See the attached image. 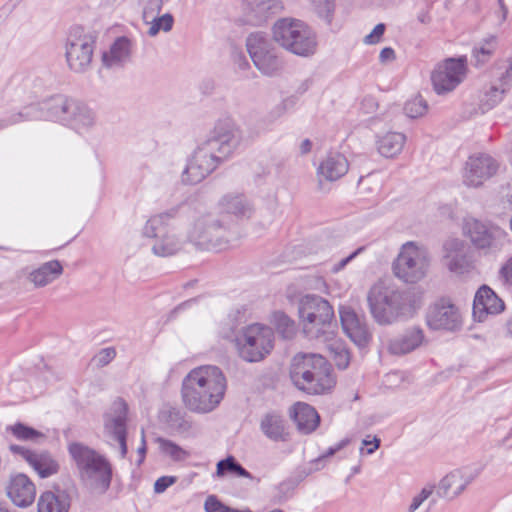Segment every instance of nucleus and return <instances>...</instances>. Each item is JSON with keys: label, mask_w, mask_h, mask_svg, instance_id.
Wrapping results in <instances>:
<instances>
[{"label": "nucleus", "mask_w": 512, "mask_h": 512, "mask_svg": "<svg viewBox=\"0 0 512 512\" xmlns=\"http://www.w3.org/2000/svg\"><path fill=\"white\" fill-rule=\"evenodd\" d=\"M370 313L379 325H391L411 318L423 303V291L418 287L401 288L397 284L379 280L368 291Z\"/></svg>", "instance_id": "f257e3e1"}, {"label": "nucleus", "mask_w": 512, "mask_h": 512, "mask_svg": "<svg viewBox=\"0 0 512 512\" xmlns=\"http://www.w3.org/2000/svg\"><path fill=\"white\" fill-rule=\"evenodd\" d=\"M226 389L227 380L219 367L199 366L182 380V403L192 413L208 414L220 405Z\"/></svg>", "instance_id": "f03ea898"}, {"label": "nucleus", "mask_w": 512, "mask_h": 512, "mask_svg": "<svg viewBox=\"0 0 512 512\" xmlns=\"http://www.w3.org/2000/svg\"><path fill=\"white\" fill-rule=\"evenodd\" d=\"M289 375L296 388L311 395L327 393L336 384L331 365L316 353L296 354L291 360Z\"/></svg>", "instance_id": "7ed1b4c3"}, {"label": "nucleus", "mask_w": 512, "mask_h": 512, "mask_svg": "<svg viewBox=\"0 0 512 512\" xmlns=\"http://www.w3.org/2000/svg\"><path fill=\"white\" fill-rule=\"evenodd\" d=\"M178 209H170L151 216L142 228V236L151 240L152 253L159 257H168L181 251L187 239L183 224L173 222Z\"/></svg>", "instance_id": "20e7f679"}, {"label": "nucleus", "mask_w": 512, "mask_h": 512, "mask_svg": "<svg viewBox=\"0 0 512 512\" xmlns=\"http://www.w3.org/2000/svg\"><path fill=\"white\" fill-rule=\"evenodd\" d=\"M182 224L187 243L201 250H222L231 240L227 226L211 212L190 211Z\"/></svg>", "instance_id": "39448f33"}, {"label": "nucleus", "mask_w": 512, "mask_h": 512, "mask_svg": "<svg viewBox=\"0 0 512 512\" xmlns=\"http://www.w3.org/2000/svg\"><path fill=\"white\" fill-rule=\"evenodd\" d=\"M68 451L75 462L79 479L84 486L97 493H105L112 481V465L96 450L78 442L71 443Z\"/></svg>", "instance_id": "423d86ee"}, {"label": "nucleus", "mask_w": 512, "mask_h": 512, "mask_svg": "<svg viewBox=\"0 0 512 512\" xmlns=\"http://www.w3.org/2000/svg\"><path fill=\"white\" fill-rule=\"evenodd\" d=\"M298 317L305 337L311 341L329 338L334 331V310L330 303L315 294H306L298 300Z\"/></svg>", "instance_id": "0eeeda50"}, {"label": "nucleus", "mask_w": 512, "mask_h": 512, "mask_svg": "<svg viewBox=\"0 0 512 512\" xmlns=\"http://www.w3.org/2000/svg\"><path fill=\"white\" fill-rule=\"evenodd\" d=\"M273 40L286 51L301 57L316 52L317 40L313 30L295 18H281L272 28Z\"/></svg>", "instance_id": "6e6552de"}, {"label": "nucleus", "mask_w": 512, "mask_h": 512, "mask_svg": "<svg viewBox=\"0 0 512 512\" xmlns=\"http://www.w3.org/2000/svg\"><path fill=\"white\" fill-rule=\"evenodd\" d=\"M431 255L428 249L415 241H408L400 247L392 270L399 280L407 284L422 281L429 272Z\"/></svg>", "instance_id": "1a4fd4ad"}, {"label": "nucleus", "mask_w": 512, "mask_h": 512, "mask_svg": "<svg viewBox=\"0 0 512 512\" xmlns=\"http://www.w3.org/2000/svg\"><path fill=\"white\" fill-rule=\"evenodd\" d=\"M274 333L268 326L252 324L243 328L235 337L238 355L246 362H259L273 349Z\"/></svg>", "instance_id": "9d476101"}, {"label": "nucleus", "mask_w": 512, "mask_h": 512, "mask_svg": "<svg viewBox=\"0 0 512 512\" xmlns=\"http://www.w3.org/2000/svg\"><path fill=\"white\" fill-rule=\"evenodd\" d=\"M463 233L485 255L500 252L509 241L507 232L499 226L472 217L464 220Z\"/></svg>", "instance_id": "9b49d317"}, {"label": "nucleus", "mask_w": 512, "mask_h": 512, "mask_svg": "<svg viewBox=\"0 0 512 512\" xmlns=\"http://www.w3.org/2000/svg\"><path fill=\"white\" fill-rule=\"evenodd\" d=\"M96 36L84 32L81 28L73 29L66 42L65 57L69 69L75 73H85L92 64Z\"/></svg>", "instance_id": "f8f14e48"}, {"label": "nucleus", "mask_w": 512, "mask_h": 512, "mask_svg": "<svg viewBox=\"0 0 512 512\" xmlns=\"http://www.w3.org/2000/svg\"><path fill=\"white\" fill-rule=\"evenodd\" d=\"M246 46L254 65L261 73L274 76L282 70L283 61L267 36L259 32L250 34Z\"/></svg>", "instance_id": "ddd939ff"}, {"label": "nucleus", "mask_w": 512, "mask_h": 512, "mask_svg": "<svg viewBox=\"0 0 512 512\" xmlns=\"http://www.w3.org/2000/svg\"><path fill=\"white\" fill-rule=\"evenodd\" d=\"M466 74L467 60L465 57L448 58L433 70L431 75L433 88L439 95L449 93L463 82Z\"/></svg>", "instance_id": "4468645a"}, {"label": "nucleus", "mask_w": 512, "mask_h": 512, "mask_svg": "<svg viewBox=\"0 0 512 512\" xmlns=\"http://www.w3.org/2000/svg\"><path fill=\"white\" fill-rule=\"evenodd\" d=\"M242 132L231 118L217 121L205 142L224 160L230 157L240 145Z\"/></svg>", "instance_id": "2eb2a0df"}, {"label": "nucleus", "mask_w": 512, "mask_h": 512, "mask_svg": "<svg viewBox=\"0 0 512 512\" xmlns=\"http://www.w3.org/2000/svg\"><path fill=\"white\" fill-rule=\"evenodd\" d=\"M222 157L205 141L195 150L182 174V181L197 184L213 172L223 161Z\"/></svg>", "instance_id": "dca6fc26"}, {"label": "nucleus", "mask_w": 512, "mask_h": 512, "mask_svg": "<svg viewBox=\"0 0 512 512\" xmlns=\"http://www.w3.org/2000/svg\"><path fill=\"white\" fill-rule=\"evenodd\" d=\"M426 322L432 330L455 332L461 329L463 319L459 308L451 300L442 298L429 307Z\"/></svg>", "instance_id": "f3484780"}, {"label": "nucleus", "mask_w": 512, "mask_h": 512, "mask_svg": "<svg viewBox=\"0 0 512 512\" xmlns=\"http://www.w3.org/2000/svg\"><path fill=\"white\" fill-rule=\"evenodd\" d=\"M127 412L128 406L123 399H117L113 402L110 411L105 416L104 432L110 441H115L119 445L120 456L125 458L127 455Z\"/></svg>", "instance_id": "a211bd4d"}, {"label": "nucleus", "mask_w": 512, "mask_h": 512, "mask_svg": "<svg viewBox=\"0 0 512 512\" xmlns=\"http://www.w3.org/2000/svg\"><path fill=\"white\" fill-rule=\"evenodd\" d=\"M498 169V161L489 154L472 155L467 159L463 168V183L467 187L478 188L496 175Z\"/></svg>", "instance_id": "6ab92c4d"}, {"label": "nucleus", "mask_w": 512, "mask_h": 512, "mask_svg": "<svg viewBox=\"0 0 512 512\" xmlns=\"http://www.w3.org/2000/svg\"><path fill=\"white\" fill-rule=\"evenodd\" d=\"M444 259L449 271L463 275L474 269V262L460 239H449L443 245Z\"/></svg>", "instance_id": "aec40b11"}, {"label": "nucleus", "mask_w": 512, "mask_h": 512, "mask_svg": "<svg viewBox=\"0 0 512 512\" xmlns=\"http://www.w3.org/2000/svg\"><path fill=\"white\" fill-rule=\"evenodd\" d=\"M339 314L342 329L351 341L359 347L367 345L371 335L365 319L358 316L357 313L348 306H341L339 308Z\"/></svg>", "instance_id": "412c9836"}, {"label": "nucleus", "mask_w": 512, "mask_h": 512, "mask_svg": "<svg viewBox=\"0 0 512 512\" xmlns=\"http://www.w3.org/2000/svg\"><path fill=\"white\" fill-rule=\"evenodd\" d=\"M6 493L16 506L25 508L34 502L36 487L27 475L17 473L10 476L6 485Z\"/></svg>", "instance_id": "4be33fe9"}, {"label": "nucleus", "mask_w": 512, "mask_h": 512, "mask_svg": "<svg viewBox=\"0 0 512 512\" xmlns=\"http://www.w3.org/2000/svg\"><path fill=\"white\" fill-rule=\"evenodd\" d=\"M474 479L475 475L471 471L453 470L440 480L437 493L442 498L453 500L461 495Z\"/></svg>", "instance_id": "5701e85b"}, {"label": "nucleus", "mask_w": 512, "mask_h": 512, "mask_svg": "<svg viewBox=\"0 0 512 512\" xmlns=\"http://www.w3.org/2000/svg\"><path fill=\"white\" fill-rule=\"evenodd\" d=\"M504 302L488 286L483 285L476 292L473 302V316L483 322L488 315H495L504 310Z\"/></svg>", "instance_id": "b1692460"}, {"label": "nucleus", "mask_w": 512, "mask_h": 512, "mask_svg": "<svg viewBox=\"0 0 512 512\" xmlns=\"http://www.w3.org/2000/svg\"><path fill=\"white\" fill-rule=\"evenodd\" d=\"M349 169L346 157L338 152L329 153L322 160L318 169V186L320 190H324L323 181L333 182L343 177Z\"/></svg>", "instance_id": "393cba45"}, {"label": "nucleus", "mask_w": 512, "mask_h": 512, "mask_svg": "<svg viewBox=\"0 0 512 512\" xmlns=\"http://www.w3.org/2000/svg\"><path fill=\"white\" fill-rule=\"evenodd\" d=\"M424 331L419 327H410L403 333L391 338L387 342V350L390 354L402 356L408 354L422 345Z\"/></svg>", "instance_id": "a878e982"}, {"label": "nucleus", "mask_w": 512, "mask_h": 512, "mask_svg": "<svg viewBox=\"0 0 512 512\" xmlns=\"http://www.w3.org/2000/svg\"><path fill=\"white\" fill-rule=\"evenodd\" d=\"M133 44L125 36L115 39L109 50L102 53V65L107 69L122 68L131 59Z\"/></svg>", "instance_id": "bb28decb"}, {"label": "nucleus", "mask_w": 512, "mask_h": 512, "mask_svg": "<svg viewBox=\"0 0 512 512\" xmlns=\"http://www.w3.org/2000/svg\"><path fill=\"white\" fill-rule=\"evenodd\" d=\"M75 100L68 99L65 96L57 95L44 102L41 110L43 111V119L59 121L63 124L68 120V116L72 113Z\"/></svg>", "instance_id": "cd10ccee"}, {"label": "nucleus", "mask_w": 512, "mask_h": 512, "mask_svg": "<svg viewBox=\"0 0 512 512\" xmlns=\"http://www.w3.org/2000/svg\"><path fill=\"white\" fill-rule=\"evenodd\" d=\"M290 415L298 430L303 434L313 432L320 422V417L317 411L311 405L303 402H297L294 404Z\"/></svg>", "instance_id": "c85d7f7f"}, {"label": "nucleus", "mask_w": 512, "mask_h": 512, "mask_svg": "<svg viewBox=\"0 0 512 512\" xmlns=\"http://www.w3.org/2000/svg\"><path fill=\"white\" fill-rule=\"evenodd\" d=\"M261 432L271 441L286 442L289 431L284 418L277 413H267L260 421Z\"/></svg>", "instance_id": "c756f323"}, {"label": "nucleus", "mask_w": 512, "mask_h": 512, "mask_svg": "<svg viewBox=\"0 0 512 512\" xmlns=\"http://www.w3.org/2000/svg\"><path fill=\"white\" fill-rule=\"evenodd\" d=\"M62 273L61 263L58 260H51L29 272L27 279L35 288H43L58 279Z\"/></svg>", "instance_id": "7c9ffc66"}, {"label": "nucleus", "mask_w": 512, "mask_h": 512, "mask_svg": "<svg viewBox=\"0 0 512 512\" xmlns=\"http://www.w3.org/2000/svg\"><path fill=\"white\" fill-rule=\"evenodd\" d=\"M70 496L63 490L43 492L37 503L38 512H68Z\"/></svg>", "instance_id": "2f4dec72"}, {"label": "nucleus", "mask_w": 512, "mask_h": 512, "mask_svg": "<svg viewBox=\"0 0 512 512\" xmlns=\"http://www.w3.org/2000/svg\"><path fill=\"white\" fill-rule=\"evenodd\" d=\"M219 206L222 211L237 218H250L254 211L253 206L243 194L228 193L220 199Z\"/></svg>", "instance_id": "473e14b6"}, {"label": "nucleus", "mask_w": 512, "mask_h": 512, "mask_svg": "<svg viewBox=\"0 0 512 512\" xmlns=\"http://www.w3.org/2000/svg\"><path fill=\"white\" fill-rule=\"evenodd\" d=\"M318 344H322L329 351L332 360L339 369H346L350 363V352L345 342L337 337V334L332 331L331 337L321 338L317 341Z\"/></svg>", "instance_id": "72a5a7b5"}, {"label": "nucleus", "mask_w": 512, "mask_h": 512, "mask_svg": "<svg viewBox=\"0 0 512 512\" xmlns=\"http://www.w3.org/2000/svg\"><path fill=\"white\" fill-rule=\"evenodd\" d=\"M72 113L68 116L65 125L71 127L78 133L88 131L95 124V114L86 105L77 101L74 102Z\"/></svg>", "instance_id": "f704fd0d"}, {"label": "nucleus", "mask_w": 512, "mask_h": 512, "mask_svg": "<svg viewBox=\"0 0 512 512\" xmlns=\"http://www.w3.org/2000/svg\"><path fill=\"white\" fill-rule=\"evenodd\" d=\"M406 142V136L400 132H388L377 141L378 152L387 158L400 154Z\"/></svg>", "instance_id": "c9c22d12"}, {"label": "nucleus", "mask_w": 512, "mask_h": 512, "mask_svg": "<svg viewBox=\"0 0 512 512\" xmlns=\"http://www.w3.org/2000/svg\"><path fill=\"white\" fill-rule=\"evenodd\" d=\"M28 464L41 478H47L56 474L59 470L58 462L48 452H35Z\"/></svg>", "instance_id": "e433bc0d"}, {"label": "nucleus", "mask_w": 512, "mask_h": 512, "mask_svg": "<svg viewBox=\"0 0 512 512\" xmlns=\"http://www.w3.org/2000/svg\"><path fill=\"white\" fill-rule=\"evenodd\" d=\"M242 6L248 16L262 19L268 13L274 12L279 4L277 0H242Z\"/></svg>", "instance_id": "4c0bfd02"}, {"label": "nucleus", "mask_w": 512, "mask_h": 512, "mask_svg": "<svg viewBox=\"0 0 512 512\" xmlns=\"http://www.w3.org/2000/svg\"><path fill=\"white\" fill-rule=\"evenodd\" d=\"M225 473H231L239 477L253 479V476L243 468L233 456H228L217 463V476H223Z\"/></svg>", "instance_id": "58836bf2"}, {"label": "nucleus", "mask_w": 512, "mask_h": 512, "mask_svg": "<svg viewBox=\"0 0 512 512\" xmlns=\"http://www.w3.org/2000/svg\"><path fill=\"white\" fill-rule=\"evenodd\" d=\"M497 47V39L495 36H491L484 40L479 46L473 50V57L475 58V65H483L489 61L494 54Z\"/></svg>", "instance_id": "ea45409f"}, {"label": "nucleus", "mask_w": 512, "mask_h": 512, "mask_svg": "<svg viewBox=\"0 0 512 512\" xmlns=\"http://www.w3.org/2000/svg\"><path fill=\"white\" fill-rule=\"evenodd\" d=\"M155 442L158 444L162 454L169 456L175 461H181L188 457V453L183 448L168 439L158 437L155 439Z\"/></svg>", "instance_id": "a19ab883"}, {"label": "nucleus", "mask_w": 512, "mask_h": 512, "mask_svg": "<svg viewBox=\"0 0 512 512\" xmlns=\"http://www.w3.org/2000/svg\"><path fill=\"white\" fill-rule=\"evenodd\" d=\"M145 23L149 25L147 34L150 37H155L160 31H171L174 24V18L172 14L165 13L162 16H156Z\"/></svg>", "instance_id": "79ce46f5"}, {"label": "nucleus", "mask_w": 512, "mask_h": 512, "mask_svg": "<svg viewBox=\"0 0 512 512\" xmlns=\"http://www.w3.org/2000/svg\"><path fill=\"white\" fill-rule=\"evenodd\" d=\"M166 422L172 429L178 432H187L191 429V423L185 415L177 408H170L165 412Z\"/></svg>", "instance_id": "37998d69"}, {"label": "nucleus", "mask_w": 512, "mask_h": 512, "mask_svg": "<svg viewBox=\"0 0 512 512\" xmlns=\"http://www.w3.org/2000/svg\"><path fill=\"white\" fill-rule=\"evenodd\" d=\"M277 331L285 339H291L296 334V324L289 316L283 312H277L274 315Z\"/></svg>", "instance_id": "c03bdc74"}, {"label": "nucleus", "mask_w": 512, "mask_h": 512, "mask_svg": "<svg viewBox=\"0 0 512 512\" xmlns=\"http://www.w3.org/2000/svg\"><path fill=\"white\" fill-rule=\"evenodd\" d=\"M427 110V102L421 95L414 96L404 106V111L410 118L422 117L427 113Z\"/></svg>", "instance_id": "a18cd8bd"}, {"label": "nucleus", "mask_w": 512, "mask_h": 512, "mask_svg": "<svg viewBox=\"0 0 512 512\" xmlns=\"http://www.w3.org/2000/svg\"><path fill=\"white\" fill-rule=\"evenodd\" d=\"M7 430L10 431L17 439L23 441H33L37 438L44 437L41 432L22 423H16L15 425L9 426L7 427Z\"/></svg>", "instance_id": "49530a36"}, {"label": "nucleus", "mask_w": 512, "mask_h": 512, "mask_svg": "<svg viewBox=\"0 0 512 512\" xmlns=\"http://www.w3.org/2000/svg\"><path fill=\"white\" fill-rule=\"evenodd\" d=\"M505 90L498 87L497 85H492L488 91H486L481 99V107L484 110H489L502 101Z\"/></svg>", "instance_id": "de8ad7c7"}, {"label": "nucleus", "mask_w": 512, "mask_h": 512, "mask_svg": "<svg viewBox=\"0 0 512 512\" xmlns=\"http://www.w3.org/2000/svg\"><path fill=\"white\" fill-rule=\"evenodd\" d=\"M204 509L206 512H252L250 509L238 510L231 508L218 500L214 495H210L206 498Z\"/></svg>", "instance_id": "09e8293b"}, {"label": "nucleus", "mask_w": 512, "mask_h": 512, "mask_svg": "<svg viewBox=\"0 0 512 512\" xmlns=\"http://www.w3.org/2000/svg\"><path fill=\"white\" fill-rule=\"evenodd\" d=\"M434 488V485H427L423 487L422 490L412 498L407 511L415 512L423 504V502L433 494Z\"/></svg>", "instance_id": "8fccbe9b"}, {"label": "nucleus", "mask_w": 512, "mask_h": 512, "mask_svg": "<svg viewBox=\"0 0 512 512\" xmlns=\"http://www.w3.org/2000/svg\"><path fill=\"white\" fill-rule=\"evenodd\" d=\"M116 356V351L113 347L101 349L92 359L93 364L100 368L108 365Z\"/></svg>", "instance_id": "3c124183"}, {"label": "nucleus", "mask_w": 512, "mask_h": 512, "mask_svg": "<svg viewBox=\"0 0 512 512\" xmlns=\"http://www.w3.org/2000/svg\"><path fill=\"white\" fill-rule=\"evenodd\" d=\"M163 0H148L143 8L142 18L144 22L159 15L162 10Z\"/></svg>", "instance_id": "603ef678"}, {"label": "nucleus", "mask_w": 512, "mask_h": 512, "mask_svg": "<svg viewBox=\"0 0 512 512\" xmlns=\"http://www.w3.org/2000/svg\"><path fill=\"white\" fill-rule=\"evenodd\" d=\"M497 280L505 287H512V257L501 265Z\"/></svg>", "instance_id": "864d4df0"}, {"label": "nucleus", "mask_w": 512, "mask_h": 512, "mask_svg": "<svg viewBox=\"0 0 512 512\" xmlns=\"http://www.w3.org/2000/svg\"><path fill=\"white\" fill-rule=\"evenodd\" d=\"M313 2L318 15L330 21L335 7L334 0H313Z\"/></svg>", "instance_id": "5fc2aeb1"}, {"label": "nucleus", "mask_w": 512, "mask_h": 512, "mask_svg": "<svg viewBox=\"0 0 512 512\" xmlns=\"http://www.w3.org/2000/svg\"><path fill=\"white\" fill-rule=\"evenodd\" d=\"M365 250V247L364 246H361L359 248H357L354 252H352L350 255H348L347 257L343 258L342 260H340L339 262L335 263L332 267H331V272L332 273H338L340 272L341 270H343L346 265H348L353 259H355L359 254H361L363 251Z\"/></svg>", "instance_id": "6e6d98bb"}, {"label": "nucleus", "mask_w": 512, "mask_h": 512, "mask_svg": "<svg viewBox=\"0 0 512 512\" xmlns=\"http://www.w3.org/2000/svg\"><path fill=\"white\" fill-rule=\"evenodd\" d=\"M507 61H508V67L506 68L505 72L499 78V84L497 85L498 87L502 88L506 92L509 91L512 87V58H509Z\"/></svg>", "instance_id": "4d7b16f0"}, {"label": "nucleus", "mask_w": 512, "mask_h": 512, "mask_svg": "<svg viewBox=\"0 0 512 512\" xmlns=\"http://www.w3.org/2000/svg\"><path fill=\"white\" fill-rule=\"evenodd\" d=\"M176 482L174 476H162L155 481L154 491L156 493H163L168 487Z\"/></svg>", "instance_id": "13d9d810"}, {"label": "nucleus", "mask_w": 512, "mask_h": 512, "mask_svg": "<svg viewBox=\"0 0 512 512\" xmlns=\"http://www.w3.org/2000/svg\"><path fill=\"white\" fill-rule=\"evenodd\" d=\"M384 31H385V25L380 23V24H377L374 29L372 30V32L368 35L365 36L364 38V42L366 44H375V43H378L380 38L382 37V35L384 34Z\"/></svg>", "instance_id": "bf43d9fd"}, {"label": "nucleus", "mask_w": 512, "mask_h": 512, "mask_svg": "<svg viewBox=\"0 0 512 512\" xmlns=\"http://www.w3.org/2000/svg\"><path fill=\"white\" fill-rule=\"evenodd\" d=\"M378 108V102L373 96H366L361 102V109L366 114L374 113Z\"/></svg>", "instance_id": "052dcab7"}, {"label": "nucleus", "mask_w": 512, "mask_h": 512, "mask_svg": "<svg viewBox=\"0 0 512 512\" xmlns=\"http://www.w3.org/2000/svg\"><path fill=\"white\" fill-rule=\"evenodd\" d=\"M9 449L13 454L21 456L27 463L34 453V451L21 445H10Z\"/></svg>", "instance_id": "680f3d73"}, {"label": "nucleus", "mask_w": 512, "mask_h": 512, "mask_svg": "<svg viewBox=\"0 0 512 512\" xmlns=\"http://www.w3.org/2000/svg\"><path fill=\"white\" fill-rule=\"evenodd\" d=\"M395 59V52L390 47H385L381 50L379 60L381 63L391 62Z\"/></svg>", "instance_id": "e2e57ef3"}, {"label": "nucleus", "mask_w": 512, "mask_h": 512, "mask_svg": "<svg viewBox=\"0 0 512 512\" xmlns=\"http://www.w3.org/2000/svg\"><path fill=\"white\" fill-rule=\"evenodd\" d=\"M362 445L363 446H369L366 450V453L367 454H372L374 453L375 450H377L380 446V439L377 438V437H374L372 441L368 440V439H364L362 441Z\"/></svg>", "instance_id": "0e129e2a"}, {"label": "nucleus", "mask_w": 512, "mask_h": 512, "mask_svg": "<svg viewBox=\"0 0 512 512\" xmlns=\"http://www.w3.org/2000/svg\"><path fill=\"white\" fill-rule=\"evenodd\" d=\"M137 453L139 455V459L137 460V464L140 465L144 461L145 455H146V441H145V434H144V430L143 429L141 431V445L137 449Z\"/></svg>", "instance_id": "69168bd1"}, {"label": "nucleus", "mask_w": 512, "mask_h": 512, "mask_svg": "<svg viewBox=\"0 0 512 512\" xmlns=\"http://www.w3.org/2000/svg\"><path fill=\"white\" fill-rule=\"evenodd\" d=\"M22 118H23V114L18 113L16 115L11 116L9 119L0 120V129L6 128L9 125L20 122L22 120Z\"/></svg>", "instance_id": "338daca9"}, {"label": "nucleus", "mask_w": 512, "mask_h": 512, "mask_svg": "<svg viewBox=\"0 0 512 512\" xmlns=\"http://www.w3.org/2000/svg\"><path fill=\"white\" fill-rule=\"evenodd\" d=\"M501 193L512 204V181L501 188Z\"/></svg>", "instance_id": "774afa93"}]
</instances>
